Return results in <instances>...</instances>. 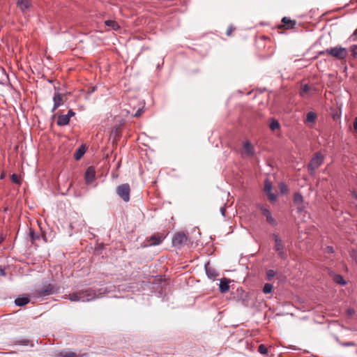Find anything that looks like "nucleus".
Returning a JSON list of instances; mask_svg holds the SVG:
<instances>
[{
  "label": "nucleus",
  "instance_id": "38",
  "mask_svg": "<svg viewBox=\"0 0 357 357\" xmlns=\"http://www.w3.org/2000/svg\"><path fill=\"white\" fill-rule=\"evenodd\" d=\"M350 40L352 41H355L357 39V29L353 33V34L350 36Z\"/></svg>",
  "mask_w": 357,
  "mask_h": 357
},
{
  "label": "nucleus",
  "instance_id": "32",
  "mask_svg": "<svg viewBox=\"0 0 357 357\" xmlns=\"http://www.w3.org/2000/svg\"><path fill=\"white\" fill-rule=\"evenodd\" d=\"M350 51L351 52V55L355 57L357 56V45H352L350 47Z\"/></svg>",
  "mask_w": 357,
  "mask_h": 357
},
{
  "label": "nucleus",
  "instance_id": "13",
  "mask_svg": "<svg viewBox=\"0 0 357 357\" xmlns=\"http://www.w3.org/2000/svg\"><path fill=\"white\" fill-rule=\"evenodd\" d=\"M54 107L52 112L56 109L63 103V96L61 93H56L53 97Z\"/></svg>",
  "mask_w": 357,
  "mask_h": 357
},
{
  "label": "nucleus",
  "instance_id": "49",
  "mask_svg": "<svg viewBox=\"0 0 357 357\" xmlns=\"http://www.w3.org/2000/svg\"><path fill=\"white\" fill-rule=\"evenodd\" d=\"M315 117H316V116H315V114L314 113V116H313L314 120L315 119Z\"/></svg>",
  "mask_w": 357,
  "mask_h": 357
},
{
  "label": "nucleus",
  "instance_id": "8",
  "mask_svg": "<svg viewBox=\"0 0 357 357\" xmlns=\"http://www.w3.org/2000/svg\"><path fill=\"white\" fill-rule=\"evenodd\" d=\"M273 237H274V240H275V250L278 252V253L279 254V255L281 257H284V250H283L284 247H283L281 239L276 234H274Z\"/></svg>",
  "mask_w": 357,
  "mask_h": 357
},
{
  "label": "nucleus",
  "instance_id": "1",
  "mask_svg": "<svg viewBox=\"0 0 357 357\" xmlns=\"http://www.w3.org/2000/svg\"><path fill=\"white\" fill-rule=\"evenodd\" d=\"M325 52L340 60H344L348 56L347 49L340 46L327 48Z\"/></svg>",
  "mask_w": 357,
  "mask_h": 357
},
{
  "label": "nucleus",
  "instance_id": "40",
  "mask_svg": "<svg viewBox=\"0 0 357 357\" xmlns=\"http://www.w3.org/2000/svg\"><path fill=\"white\" fill-rule=\"evenodd\" d=\"M343 345L345 347H352V346H354L355 344L353 342H348L344 343Z\"/></svg>",
  "mask_w": 357,
  "mask_h": 357
},
{
  "label": "nucleus",
  "instance_id": "12",
  "mask_svg": "<svg viewBox=\"0 0 357 357\" xmlns=\"http://www.w3.org/2000/svg\"><path fill=\"white\" fill-rule=\"evenodd\" d=\"M17 5L20 10L25 13L31 6V1L30 0H17Z\"/></svg>",
  "mask_w": 357,
  "mask_h": 357
},
{
  "label": "nucleus",
  "instance_id": "43",
  "mask_svg": "<svg viewBox=\"0 0 357 357\" xmlns=\"http://www.w3.org/2000/svg\"><path fill=\"white\" fill-rule=\"evenodd\" d=\"M220 212H221L222 215L223 216H225V207H221V208H220Z\"/></svg>",
  "mask_w": 357,
  "mask_h": 357
},
{
  "label": "nucleus",
  "instance_id": "29",
  "mask_svg": "<svg viewBox=\"0 0 357 357\" xmlns=\"http://www.w3.org/2000/svg\"><path fill=\"white\" fill-rule=\"evenodd\" d=\"M266 195L268 196V199L271 201V202H275L276 201L277 199V196L272 192V191H270V192H268L266 193Z\"/></svg>",
  "mask_w": 357,
  "mask_h": 357
},
{
  "label": "nucleus",
  "instance_id": "44",
  "mask_svg": "<svg viewBox=\"0 0 357 357\" xmlns=\"http://www.w3.org/2000/svg\"><path fill=\"white\" fill-rule=\"evenodd\" d=\"M30 234H31V237L32 240H34L35 239V236H34L33 233L31 232Z\"/></svg>",
  "mask_w": 357,
  "mask_h": 357
},
{
  "label": "nucleus",
  "instance_id": "23",
  "mask_svg": "<svg viewBox=\"0 0 357 357\" xmlns=\"http://www.w3.org/2000/svg\"><path fill=\"white\" fill-rule=\"evenodd\" d=\"M105 24L106 26L111 27L113 30H117L119 29V25L114 20H106Z\"/></svg>",
  "mask_w": 357,
  "mask_h": 357
},
{
  "label": "nucleus",
  "instance_id": "11",
  "mask_svg": "<svg viewBox=\"0 0 357 357\" xmlns=\"http://www.w3.org/2000/svg\"><path fill=\"white\" fill-rule=\"evenodd\" d=\"M259 208L262 213V214L266 216L267 222H268L271 225H274L275 221L274 218L271 215V213L270 211L264 206H260Z\"/></svg>",
  "mask_w": 357,
  "mask_h": 357
},
{
  "label": "nucleus",
  "instance_id": "10",
  "mask_svg": "<svg viewBox=\"0 0 357 357\" xmlns=\"http://www.w3.org/2000/svg\"><path fill=\"white\" fill-rule=\"evenodd\" d=\"M243 153L247 156L254 155V147L250 142L247 141L243 143Z\"/></svg>",
  "mask_w": 357,
  "mask_h": 357
},
{
  "label": "nucleus",
  "instance_id": "42",
  "mask_svg": "<svg viewBox=\"0 0 357 357\" xmlns=\"http://www.w3.org/2000/svg\"><path fill=\"white\" fill-rule=\"evenodd\" d=\"M233 30H234V29L231 26L229 27L227 31V34L228 36H230L231 32L233 31Z\"/></svg>",
  "mask_w": 357,
  "mask_h": 357
},
{
  "label": "nucleus",
  "instance_id": "28",
  "mask_svg": "<svg viewBox=\"0 0 357 357\" xmlns=\"http://www.w3.org/2000/svg\"><path fill=\"white\" fill-rule=\"evenodd\" d=\"M11 180L13 183L20 185L21 183L20 178L15 174H12Z\"/></svg>",
  "mask_w": 357,
  "mask_h": 357
},
{
  "label": "nucleus",
  "instance_id": "9",
  "mask_svg": "<svg viewBox=\"0 0 357 357\" xmlns=\"http://www.w3.org/2000/svg\"><path fill=\"white\" fill-rule=\"evenodd\" d=\"M96 178V172L93 167H89L85 173V181L86 184H91Z\"/></svg>",
  "mask_w": 357,
  "mask_h": 357
},
{
  "label": "nucleus",
  "instance_id": "41",
  "mask_svg": "<svg viewBox=\"0 0 357 357\" xmlns=\"http://www.w3.org/2000/svg\"><path fill=\"white\" fill-rule=\"evenodd\" d=\"M354 128L355 131L357 132V117H356L354 119Z\"/></svg>",
  "mask_w": 357,
  "mask_h": 357
},
{
  "label": "nucleus",
  "instance_id": "27",
  "mask_svg": "<svg viewBox=\"0 0 357 357\" xmlns=\"http://www.w3.org/2000/svg\"><path fill=\"white\" fill-rule=\"evenodd\" d=\"M280 124L276 120H273L270 123V128L272 130L279 128Z\"/></svg>",
  "mask_w": 357,
  "mask_h": 357
},
{
  "label": "nucleus",
  "instance_id": "24",
  "mask_svg": "<svg viewBox=\"0 0 357 357\" xmlns=\"http://www.w3.org/2000/svg\"><path fill=\"white\" fill-rule=\"evenodd\" d=\"M85 153V150L83 147H80L75 154V158L78 160H79Z\"/></svg>",
  "mask_w": 357,
  "mask_h": 357
},
{
  "label": "nucleus",
  "instance_id": "6",
  "mask_svg": "<svg viewBox=\"0 0 357 357\" xmlns=\"http://www.w3.org/2000/svg\"><path fill=\"white\" fill-rule=\"evenodd\" d=\"M56 291V289L54 285L51 284H47L44 285L43 289L38 291V294L39 296H45L50 295Z\"/></svg>",
  "mask_w": 357,
  "mask_h": 357
},
{
  "label": "nucleus",
  "instance_id": "7",
  "mask_svg": "<svg viewBox=\"0 0 357 357\" xmlns=\"http://www.w3.org/2000/svg\"><path fill=\"white\" fill-rule=\"evenodd\" d=\"M55 357H82L83 354L80 353L75 352L69 349H64L58 353L54 356Z\"/></svg>",
  "mask_w": 357,
  "mask_h": 357
},
{
  "label": "nucleus",
  "instance_id": "5",
  "mask_svg": "<svg viewBox=\"0 0 357 357\" xmlns=\"http://www.w3.org/2000/svg\"><path fill=\"white\" fill-rule=\"evenodd\" d=\"M187 241V236L184 233L178 232L173 238L172 243L175 246H180Z\"/></svg>",
  "mask_w": 357,
  "mask_h": 357
},
{
  "label": "nucleus",
  "instance_id": "33",
  "mask_svg": "<svg viewBox=\"0 0 357 357\" xmlns=\"http://www.w3.org/2000/svg\"><path fill=\"white\" fill-rule=\"evenodd\" d=\"M324 252L325 253H328V254H333V253H334L335 250H334V248L332 246H326L324 248Z\"/></svg>",
  "mask_w": 357,
  "mask_h": 357
},
{
  "label": "nucleus",
  "instance_id": "16",
  "mask_svg": "<svg viewBox=\"0 0 357 357\" xmlns=\"http://www.w3.org/2000/svg\"><path fill=\"white\" fill-rule=\"evenodd\" d=\"M324 160V155L321 153L314 154V169L321 165Z\"/></svg>",
  "mask_w": 357,
  "mask_h": 357
},
{
  "label": "nucleus",
  "instance_id": "25",
  "mask_svg": "<svg viewBox=\"0 0 357 357\" xmlns=\"http://www.w3.org/2000/svg\"><path fill=\"white\" fill-rule=\"evenodd\" d=\"M273 287L270 283H266L263 288V292L264 294H270L272 292Z\"/></svg>",
  "mask_w": 357,
  "mask_h": 357
},
{
  "label": "nucleus",
  "instance_id": "3",
  "mask_svg": "<svg viewBox=\"0 0 357 357\" xmlns=\"http://www.w3.org/2000/svg\"><path fill=\"white\" fill-rule=\"evenodd\" d=\"M85 294L79 295L80 298L84 299V301H79L80 302H89L99 297L100 295L103 294L100 292V289L99 290V293L97 294L96 291L92 289H86L84 290Z\"/></svg>",
  "mask_w": 357,
  "mask_h": 357
},
{
  "label": "nucleus",
  "instance_id": "31",
  "mask_svg": "<svg viewBox=\"0 0 357 357\" xmlns=\"http://www.w3.org/2000/svg\"><path fill=\"white\" fill-rule=\"evenodd\" d=\"M258 351H259V352L260 354H266V353H267L268 349H267V348H266V347L265 345H264V344H260V345L259 346Z\"/></svg>",
  "mask_w": 357,
  "mask_h": 357
},
{
  "label": "nucleus",
  "instance_id": "19",
  "mask_svg": "<svg viewBox=\"0 0 357 357\" xmlns=\"http://www.w3.org/2000/svg\"><path fill=\"white\" fill-rule=\"evenodd\" d=\"M29 302V298L26 296L20 297L15 299V303L18 306H23Z\"/></svg>",
  "mask_w": 357,
  "mask_h": 357
},
{
  "label": "nucleus",
  "instance_id": "21",
  "mask_svg": "<svg viewBox=\"0 0 357 357\" xmlns=\"http://www.w3.org/2000/svg\"><path fill=\"white\" fill-rule=\"evenodd\" d=\"M333 280H334L335 282L338 284H340V285H342V286H344V285L347 284L346 280L340 274L335 275L334 278H333Z\"/></svg>",
  "mask_w": 357,
  "mask_h": 357
},
{
  "label": "nucleus",
  "instance_id": "17",
  "mask_svg": "<svg viewBox=\"0 0 357 357\" xmlns=\"http://www.w3.org/2000/svg\"><path fill=\"white\" fill-rule=\"evenodd\" d=\"M219 286H220V292H222V293L227 292L229 289V280H227L226 278L222 279L220 280Z\"/></svg>",
  "mask_w": 357,
  "mask_h": 357
},
{
  "label": "nucleus",
  "instance_id": "37",
  "mask_svg": "<svg viewBox=\"0 0 357 357\" xmlns=\"http://www.w3.org/2000/svg\"><path fill=\"white\" fill-rule=\"evenodd\" d=\"M307 122L312 123V112H309L307 115Z\"/></svg>",
  "mask_w": 357,
  "mask_h": 357
},
{
  "label": "nucleus",
  "instance_id": "34",
  "mask_svg": "<svg viewBox=\"0 0 357 357\" xmlns=\"http://www.w3.org/2000/svg\"><path fill=\"white\" fill-rule=\"evenodd\" d=\"M266 274L268 278L271 279L275 275V272L273 270H268Z\"/></svg>",
  "mask_w": 357,
  "mask_h": 357
},
{
  "label": "nucleus",
  "instance_id": "36",
  "mask_svg": "<svg viewBox=\"0 0 357 357\" xmlns=\"http://www.w3.org/2000/svg\"><path fill=\"white\" fill-rule=\"evenodd\" d=\"M142 112H143V107H140V108H139V109L137 110V112H136L134 114H132V116H133L134 117H139V116H141V114H142Z\"/></svg>",
  "mask_w": 357,
  "mask_h": 357
},
{
  "label": "nucleus",
  "instance_id": "2",
  "mask_svg": "<svg viewBox=\"0 0 357 357\" xmlns=\"http://www.w3.org/2000/svg\"><path fill=\"white\" fill-rule=\"evenodd\" d=\"M130 188L128 183L120 185L116 188L117 195L124 201L128 202L130 200Z\"/></svg>",
  "mask_w": 357,
  "mask_h": 357
},
{
  "label": "nucleus",
  "instance_id": "48",
  "mask_svg": "<svg viewBox=\"0 0 357 357\" xmlns=\"http://www.w3.org/2000/svg\"><path fill=\"white\" fill-rule=\"evenodd\" d=\"M3 177H4V175L2 174L1 176V178L2 179V178H3Z\"/></svg>",
  "mask_w": 357,
  "mask_h": 357
},
{
  "label": "nucleus",
  "instance_id": "30",
  "mask_svg": "<svg viewBox=\"0 0 357 357\" xmlns=\"http://www.w3.org/2000/svg\"><path fill=\"white\" fill-rule=\"evenodd\" d=\"M279 187H280V192L282 194H286L288 192V188L284 183H280Z\"/></svg>",
  "mask_w": 357,
  "mask_h": 357
},
{
  "label": "nucleus",
  "instance_id": "35",
  "mask_svg": "<svg viewBox=\"0 0 357 357\" xmlns=\"http://www.w3.org/2000/svg\"><path fill=\"white\" fill-rule=\"evenodd\" d=\"M310 89V87L309 86H307V85H304V86H303V89H302V91H301V96H304V94H305V93L308 92Z\"/></svg>",
  "mask_w": 357,
  "mask_h": 357
},
{
  "label": "nucleus",
  "instance_id": "39",
  "mask_svg": "<svg viewBox=\"0 0 357 357\" xmlns=\"http://www.w3.org/2000/svg\"><path fill=\"white\" fill-rule=\"evenodd\" d=\"M75 113L73 112L72 110H69L68 114H66V116H68L69 119H70L71 117L74 116Z\"/></svg>",
  "mask_w": 357,
  "mask_h": 357
},
{
  "label": "nucleus",
  "instance_id": "4",
  "mask_svg": "<svg viewBox=\"0 0 357 357\" xmlns=\"http://www.w3.org/2000/svg\"><path fill=\"white\" fill-rule=\"evenodd\" d=\"M294 203L296 206L298 213L303 212L306 208L307 204L304 202L303 196L298 192L294 194Z\"/></svg>",
  "mask_w": 357,
  "mask_h": 357
},
{
  "label": "nucleus",
  "instance_id": "26",
  "mask_svg": "<svg viewBox=\"0 0 357 357\" xmlns=\"http://www.w3.org/2000/svg\"><path fill=\"white\" fill-rule=\"evenodd\" d=\"M270 191H272V183L268 179H266L264 181V192L266 193Z\"/></svg>",
  "mask_w": 357,
  "mask_h": 357
},
{
  "label": "nucleus",
  "instance_id": "22",
  "mask_svg": "<svg viewBox=\"0 0 357 357\" xmlns=\"http://www.w3.org/2000/svg\"><path fill=\"white\" fill-rule=\"evenodd\" d=\"M282 21L284 23V26L286 27L287 29L293 28L296 24L295 21L289 20L286 17H283Z\"/></svg>",
  "mask_w": 357,
  "mask_h": 357
},
{
  "label": "nucleus",
  "instance_id": "18",
  "mask_svg": "<svg viewBox=\"0 0 357 357\" xmlns=\"http://www.w3.org/2000/svg\"><path fill=\"white\" fill-rule=\"evenodd\" d=\"M70 121V119L68 118V116H66V114H62L59 116L58 120H57V124L59 126H66L68 124Z\"/></svg>",
  "mask_w": 357,
  "mask_h": 357
},
{
  "label": "nucleus",
  "instance_id": "47",
  "mask_svg": "<svg viewBox=\"0 0 357 357\" xmlns=\"http://www.w3.org/2000/svg\"><path fill=\"white\" fill-rule=\"evenodd\" d=\"M2 241H3V238L0 237V243L2 242Z\"/></svg>",
  "mask_w": 357,
  "mask_h": 357
},
{
  "label": "nucleus",
  "instance_id": "15",
  "mask_svg": "<svg viewBox=\"0 0 357 357\" xmlns=\"http://www.w3.org/2000/svg\"><path fill=\"white\" fill-rule=\"evenodd\" d=\"M205 270H206V275L209 278H215L216 276H218V272L216 271L215 269L213 268L209 263H207L205 264Z\"/></svg>",
  "mask_w": 357,
  "mask_h": 357
},
{
  "label": "nucleus",
  "instance_id": "45",
  "mask_svg": "<svg viewBox=\"0 0 357 357\" xmlns=\"http://www.w3.org/2000/svg\"><path fill=\"white\" fill-rule=\"evenodd\" d=\"M0 271H1V274L2 275H5V273H4V271H3V270L1 269V270H0Z\"/></svg>",
  "mask_w": 357,
  "mask_h": 357
},
{
  "label": "nucleus",
  "instance_id": "14",
  "mask_svg": "<svg viewBox=\"0 0 357 357\" xmlns=\"http://www.w3.org/2000/svg\"><path fill=\"white\" fill-rule=\"evenodd\" d=\"M81 294H85V292H84V290L70 294L68 295V299L73 302H80L79 301H84V299L80 298L79 295H81Z\"/></svg>",
  "mask_w": 357,
  "mask_h": 357
},
{
  "label": "nucleus",
  "instance_id": "46",
  "mask_svg": "<svg viewBox=\"0 0 357 357\" xmlns=\"http://www.w3.org/2000/svg\"><path fill=\"white\" fill-rule=\"evenodd\" d=\"M308 168H309V169H310V170L311 169H312V167H311V164H310V163L308 165Z\"/></svg>",
  "mask_w": 357,
  "mask_h": 357
},
{
  "label": "nucleus",
  "instance_id": "20",
  "mask_svg": "<svg viewBox=\"0 0 357 357\" xmlns=\"http://www.w3.org/2000/svg\"><path fill=\"white\" fill-rule=\"evenodd\" d=\"M163 240V237L162 236H153L150 239V245H159Z\"/></svg>",
  "mask_w": 357,
  "mask_h": 357
}]
</instances>
